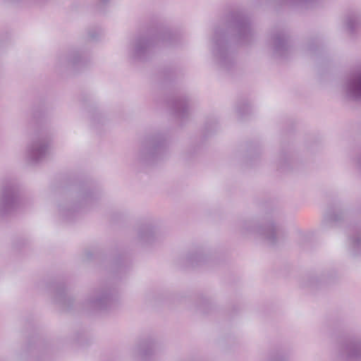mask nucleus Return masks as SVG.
<instances>
[{"label": "nucleus", "mask_w": 361, "mask_h": 361, "mask_svg": "<svg viewBox=\"0 0 361 361\" xmlns=\"http://www.w3.org/2000/svg\"><path fill=\"white\" fill-rule=\"evenodd\" d=\"M84 63L82 53L78 49H73L61 53L56 56V65L59 68H71Z\"/></svg>", "instance_id": "nucleus-7"}, {"label": "nucleus", "mask_w": 361, "mask_h": 361, "mask_svg": "<svg viewBox=\"0 0 361 361\" xmlns=\"http://www.w3.org/2000/svg\"><path fill=\"white\" fill-rule=\"evenodd\" d=\"M176 111H177V114L179 115V116H184V114L186 111V109H187V106H186V104H177L176 107Z\"/></svg>", "instance_id": "nucleus-16"}, {"label": "nucleus", "mask_w": 361, "mask_h": 361, "mask_svg": "<svg viewBox=\"0 0 361 361\" xmlns=\"http://www.w3.org/2000/svg\"><path fill=\"white\" fill-rule=\"evenodd\" d=\"M92 200V194L89 191H85L80 195V202L85 204Z\"/></svg>", "instance_id": "nucleus-15"}, {"label": "nucleus", "mask_w": 361, "mask_h": 361, "mask_svg": "<svg viewBox=\"0 0 361 361\" xmlns=\"http://www.w3.org/2000/svg\"><path fill=\"white\" fill-rule=\"evenodd\" d=\"M87 305L91 309H102L104 307L102 300L101 298H89L87 300Z\"/></svg>", "instance_id": "nucleus-13"}, {"label": "nucleus", "mask_w": 361, "mask_h": 361, "mask_svg": "<svg viewBox=\"0 0 361 361\" xmlns=\"http://www.w3.org/2000/svg\"><path fill=\"white\" fill-rule=\"evenodd\" d=\"M225 32L216 30L212 39V52L220 67L228 69L234 63V56L228 48Z\"/></svg>", "instance_id": "nucleus-2"}, {"label": "nucleus", "mask_w": 361, "mask_h": 361, "mask_svg": "<svg viewBox=\"0 0 361 361\" xmlns=\"http://www.w3.org/2000/svg\"><path fill=\"white\" fill-rule=\"evenodd\" d=\"M161 149V143L157 137H149L144 140L138 152L142 160L154 159Z\"/></svg>", "instance_id": "nucleus-9"}, {"label": "nucleus", "mask_w": 361, "mask_h": 361, "mask_svg": "<svg viewBox=\"0 0 361 361\" xmlns=\"http://www.w3.org/2000/svg\"><path fill=\"white\" fill-rule=\"evenodd\" d=\"M344 91L348 97L361 101V69L353 73L347 78Z\"/></svg>", "instance_id": "nucleus-8"}, {"label": "nucleus", "mask_w": 361, "mask_h": 361, "mask_svg": "<svg viewBox=\"0 0 361 361\" xmlns=\"http://www.w3.org/2000/svg\"><path fill=\"white\" fill-rule=\"evenodd\" d=\"M358 166L361 168V157L358 159Z\"/></svg>", "instance_id": "nucleus-20"}, {"label": "nucleus", "mask_w": 361, "mask_h": 361, "mask_svg": "<svg viewBox=\"0 0 361 361\" xmlns=\"http://www.w3.org/2000/svg\"><path fill=\"white\" fill-rule=\"evenodd\" d=\"M155 39L148 36H140L133 39L127 47L128 55L134 60L142 61L150 54Z\"/></svg>", "instance_id": "nucleus-4"}, {"label": "nucleus", "mask_w": 361, "mask_h": 361, "mask_svg": "<svg viewBox=\"0 0 361 361\" xmlns=\"http://www.w3.org/2000/svg\"><path fill=\"white\" fill-rule=\"evenodd\" d=\"M350 249L353 255H357L361 252V233H355L350 238Z\"/></svg>", "instance_id": "nucleus-12"}, {"label": "nucleus", "mask_w": 361, "mask_h": 361, "mask_svg": "<svg viewBox=\"0 0 361 361\" xmlns=\"http://www.w3.org/2000/svg\"><path fill=\"white\" fill-rule=\"evenodd\" d=\"M156 235V231L151 226H144L138 232L140 240L146 245L152 243L154 240Z\"/></svg>", "instance_id": "nucleus-11"}, {"label": "nucleus", "mask_w": 361, "mask_h": 361, "mask_svg": "<svg viewBox=\"0 0 361 361\" xmlns=\"http://www.w3.org/2000/svg\"><path fill=\"white\" fill-rule=\"evenodd\" d=\"M312 0H295V3L300 4H307L308 2L311 1Z\"/></svg>", "instance_id": "nucleus-18"}, {"label": "nucleus", "mask_w": 361, "mask_h": 361, "mask_svg": "<svg viewBox=\"0 0 361 361\" xmlns=\"http://www.w3.org/2000/svg\"><path fill=\"white\" fill-rule=\"evenodd\" d=\"M109 1V0H99V4L103 5L106 4Z\"/></svg>", "instance_id": "nucleus-19"}, {"label": "nucleus", "mask_w": 361, "mask_h": 361, "mask_svg": "<svg viewBox=\"0 0 361 361\" xmlns=\"http://www.w3.org/2000/svg\"><path fill=\"white\" fill-rule=\"evenodd\" d=\"M228 29L235 32V35L241 43H246L252 36V29L247 18L239 13L230 16Z\"/></svg>", "instance_id": "nucleus-5"}, {"label": "nucleus", "mask_w": 361, "mask_h": 361, "mask_svg": "<svg viewBox=\"0 0 361 361\" xmlns=\"http://www.w3.org/2000/svg\"><path fill=\"white\" fill-rule=\"evenodd\" d=\"M18 200V189L13 182L4 183L0 197V212H8L14 209Z\"/></svg>", "instance_id": "nucleus-6"}, {"label": "nucleus", "mask_w": 361, "mask_h": 361, "mask_svg": "<svg viewBox=\"0 0 361 361\" xmlns=\"http://www.w3.org/2000/svg\"><path fill=\"white\" fill-rule=\"evenodd\" d=\"M240 230L243 235H257L264 238L269 243L274 244L281 228L274 221H268L264 227L259 226L255 220H245L240 223Z\"/></svg>", "instance_id": "nucleus-1"}, {"label": "nucleus", "mask_w": 361, "mask_h": 361, "mask_svg": "<svg viewBox=\"0 0 361 361\" xmlns=\"http://www.w3.org/2000/svg\"><path fill=\"white\" fill-rule=\"evenodd\" d=\"M49 139L42 133L34 136L27 145L26 157L30 163H38L49 154Z\"/></svg>", "instance_id": "nucleus-3"}, {"label": "nucleus", "mask_w": 361, "mask_h": 361, "mask_svg": "<svg viewBox=\"0 0 361 361\" xmlns=\"http://www.w3.org/2000/svg\"><path fill=\"white\" fill-rule=\"evenodd\" d=\"M359 23V19L355 15L348 16L345 19V25L348 30L352 31Z\"/></svg>", "instance_id": "nucleus-14"}, {"label": "nucleus", "mask_w": 361, "mask_h": 361, "mask_svg": "<svg viewBox=\"0 0 361 361\" xmlns=\"http://www.w3.org/2000/svg\"><path fill=\"white\" fill-rule=\"evenodd\" d=\"M338 217L336 215H332L330 213H328L325 215V220L326 221H337Z\"/></svg>", "instance_id": "nucleus-17"}, {"label": "nucleus", "mask_w": 361, "mask_h": 361, "mask_svg": "<svg viewBox=\"0 0 361 361\" xmlns=\"http://www.w3.org/2000/svg\"><path fill=\"white\" fill-rule=\"evenodd\" d=\"M100 298L102 300V302H104V299H106V297H104H104H102V298Z\"/></svg>", "instance_id": "nucleus-21"}, {"label": "nucleus", "mask_w": 361, "mask_h": 361, "mask_svg": "<svg viewBox=\"0 0 361 361\" xmlns=\"http://www.w3.org/2000/svg\"><path fill=\"white\" fill-rule=\"evenodd\" d=\"M290 49L289 40L283 33L273 37V52L276 56H285Z\"/></svg>", "instance_id": "nucleus-10"}]
</instances>
